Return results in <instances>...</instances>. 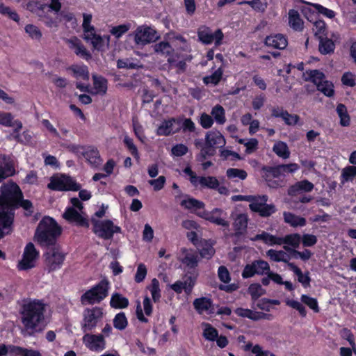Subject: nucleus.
<instances>
[{"mask_svg":"<svg viewBox=\"0 0 356 356\" xmlns=\"http://www.w3.org/2000/svg\"><path fill=\"white\" fill-rule=\"evenodd\" d=\"M19 304V314L24 330L29 336L42 332L47 325V305L42 299L26 298Z\"/></svg>","mask_w":356,"mask_h":356,"instance_id":"obj_1","label":"nucleus"},{"mask_svg":"<svg viewBox=\"0 0 356 356\" xmlns=\"http://www.w3.org/2000/svg\"><path fill=\"white\" fill-rule=\"evenodd\" d=\"M61 233L62 229L57 222L51 217L44 216L38 223L34 237L40 246L49 248L56 245Z\"/></svg>","mask_w":356,"mask_h":356,"instance_id":"obj_2","label":"nucleus"},{"mask_svg":"<svg viewBox=\"0 0 356 356\" xmlns=\"http://www.w3.org/2000/svg\"><path fill=\"white\" fill-rule=\"evenodd\" d=\"M0 207L15 211L19 200L23 197L19 186L13 181L3 184L0 187Z\"/></svg>","mask_w":356,"mask_h":356,"instance_id":"obj_3","label":"nucleus"},{"mask_svg":"<svg viewBox=\"0 0 356 356\" xmlns=\"http://www.w3.org/2000/svg\"><path fill=\"white\" fill-rule=\"evenodd\" d=\"M110 283L107 279H102L97 284L87 290L81 296L82 305H94L104 300L108 295Z\"/></svg>","mask_w":356,"mask_h":356,"instance_id":"obj_4","label":"nucleus"},{"mask_svg":"<svg viewBox=\"0 0 356 356\" xmlns=\"http://www.w3.org/2000/svg\"><path fill=\"white\" fill-rule=\"evenodd\" d=\"M47 188L54 191H78L81 185L66 174L54 175L50 178Z\"/></svg>","mask_w":356,"mask_h":356,"instance_id":"obj_5","label":"nucleus"},{"mask_svg":"<svg viewBox=\"0 0 356 356\" xmlns=\"http://www.w3.org/2000/svg\"><path fill=\"white\" fill-rule=\"evenodd\" d=\"M226 141L222 134L218 130H211L205 136L204 146L201 149V156L205 159L207 156H212L216 154V149L222 147Z\"/></svg>","mask_w":356,"mask_h":356,"instance_id":"obj_6","label":"nucleus"},{"mask_svg":"<svg viewBox=\"0 0 356 356\" xmlns=\"http://www.w3.org/2000/svg\"><path fill=\"white\" fill-rule=\"evenodd\" d=\"M70 202L72 207L66 208L63 217L70 223H75L78 227L88 228L89 227L88 220L82 216L75 208L79 209H83V204L81 202L79 198L72 197L70 199Z\"/></svg>","mask_w":356,"mask_h":356,"instance_id":"obj_7","label":"nucleus"},{"mask_svg":"<svg viewBox=\"0 0 356 356\" xmlns=\"http://www.w3.org/2000/svg\"><path fill=\"white\" fill-rule=\"evenodd\" d=\"M44 270L49 273L61 268L65 260V254L54 245L44 253Z\"/></svg>","mask_w":356,"mask_h":356,"instance_id":"obj_8","label":"nucleus"},{"mask_svg":"<svg viewBox=\"0 0 356 356\" xmlns=\"http://www.w3.org/2000/svg\"><path fill=\"white\" fill-rule=\"evenodd\" d=\"M91 221L93 225L92 232L100 238L110 240L115 233L121 232V228L115 225L111 220H99L92 218Z\"/></svg>","mask_w":356,"mask_h":356,"instance_id":"obj_9","label":"nucleus"},{"mask_svg":"<svg viewBox=\"0 0 356 356\" xmlns=\"http://www.w3.org/2000/svg\"><path fill=\"white\" fill-rule=\"evenodd\" d=\"M103 310L101 307L86 308L83 311V320L81 323L82 332L87 333L94 330L98 322L103 318Z\"/></svg>","mask_w":356,"mask_h":356,"instance_id":"obj_10","label":"nucleus"},{"mask_svg":"<svg viewBox=\"0 0 356 356\" xmlns=\"http://www.w3.org/2000/svg\"><path fill=\"white\" fill-rule=\"evenodd\" d=\"M197 33L199 40L204 44H210L214 42L216 46H220L222 44L224 38V34L220 29H218L213 33L211 29L205 25L200 26Z\"/></svg>","mask_w":356,"mask_h":356,"instance_id":"obj_11","label":"nucleus"},{"mask_svg":"<svg viewBox=\"0 0 356 356\" xmlns=\"http://www.w3.org/2000/svg\"><path fill=\"white\" fill-rule=\"evenodd\" d=\"M39 257V252L35 249L33 243L29 242L26 244L22 259L17 264V268L19 270H26L35 267V260Z\"/></svg>","mask_w":356,"mask_h":356,"instance_id":"obj_12","label":"nucleus"},{"mask_svg":"<svg viewBox=\"0 0 356 356\" xmlns=\"http://www.w3.org/2000/svg\"><path fill=\"white\" fill-rule=\"evenodd\" d=\"M261 177L270 188L281 186L280 181L274 179L282 175L280 165L275 166L263 165L261 168Z\"/></svg>","mask_w":356,"mask_h":356,"instance_id":"obj_13","label":"nucleus"},{"mask_svg":"<svg viewBox=\"0 0 356 356\" xmlns=\"http://www.w3.org/2000/svg\"><path fill=\"white\" fill-rule=\"evenodd\" d=\"M82 341L85 346L93 352H101L106 347V341L102 334L87 332L83 335Z\"/></svg>","mask_w":356,"mask_h":356,"instance_id":"obj_14","label":"nucleus"},{"mask_svg":"<svg viewBox=\"0 0 356 356\" xmlns=\"http://www.w3.org/2000/svg\"><path fill=\"white\" fill-rule=\"evenodd\" d=\"M262 200L259 202L258 198L254 197V202L250 204V209L258 213L261 217H268L275 213L276 208L273 204H268L266 202L268 200V196L264 195L259 197Z\"/></svg>","mask_w":356,"mask_h":356,"instance_id":"obj_15","label":"nucleus"},{"mask_svg":"<svg viewBox=\"0 0 356 356\" xmlns=\"http://www.w3.org/2000/svg\"><path fill=\"white\" fill-rule=\"evenodd\" d=\"M199 216L216 225L228 227L229 222L225 220L226 213L220 208H214L211 211L197 213Z\"/></svg>","mask_w":356,"mask_h":356,"instance_id":"obj_16","label":"nucleus"},{"mask_svg":"<svg viewBox=\"0 0 356 356\" xmlns=\"http://www.w3.org/2000/svg\"><path fill=\"white\" fill-rule=\"evenodd\" d=\"M158 38L156 31L149 26H139L135 32L134 40L138 44H147L156 41Z\"/></svg>","mask_w":356,"mask_h":356,"instance_id":"obj_17","label":"nucleus"},{"mask_svg":"<svg viewBox=\"0 0 356 356\" xmlns=\"http://www.w3.org/2000/svg\"><path fill=\"white\" fill-rule=\"evenodd\" d=\"M233 219V228L234 230L233 236L240 238L247 232L248 216L247 213H239L234 215L232 214Z\"/></svg>","mask_w":356,"mask_h":356,"instance_id":"obj_18","label":"nucleus"},{"mask_svg":"<svg viewBox=\"0 0 356 356\" xmlns=\"http://www.w3.org/2000/svg\"><path fill=\"white\" fill-rule=\"evenodd\" d=\"M181 129V119L171 118L169 120H164L157 129V135L170 136L177 133Z\"/></svg>","mask_w":356,"mask_h":356,"instance_id":"obj_19","label":"nucleus"},{"mask_svg":"<svg viewBox=\"0 0 356 356\" xmlns=\"http://www.w3.org/2000/svg\"><path fill=\"white\" fill-rule=\"evenodd\" d=\"M15 211L0 207V231L13 232Z\"/></svg>","mask_w":356,"mask_h":356,"instance_id":"obj_20","label":"nucleus"},{"mask_svg":"<svg viewBox=\"0 0 356 356\" xmlns=\"http://www.w3.org/2000/svg\"><path fill=\"white\" fill-rule=\"evenodd\" d=\"M15 173L13 161L6 154H0V183Z\"/></svg>","mask_w":356,"mask_h":356,"instance_id":"obj_21","label":"nucleus"},{"mask_svg":"<svg viewBox=\"0 0 356 356\" xmlns=\"http://www.w3.org/2000/svg\"><path fill=\"white\" fill-rule=\"evenodd\" d=\"M264 44L268 47L284 49L288 45L287 38L282 33L271 34L266 37Z\"/></svg>","mask_w":356,"mask_h":356,"instance_id":"obj_22","label":"nucleus"},{"mask_svg":"<svg viewBox=\"0 0 356 356\" xmlns=\"http://www.w3.org/2000/svg\"><path fill=\"white\" fill-rule=\"evenodd\" d=\"M69 47L74 50V54L80 58L89 60L92 58L90 52L84 47L81 40L76 38L73 37L67 40Z\"/></svg>","mask_w":356,"mask_h":356,"instance_id":"obj_23","label":"nucleus"},{"mask_svg":"<svg viewBox=\"0 0 356 356\" xmlns=\"http://www.w3.org/2000/svg\"><path fill=\"white\" fill-rule=\"evenodd\" d=\"M314 187V184L307 179L301 180L289 188L288 194L291 196H295L300 192H311Z\"/></svg>","mask_w":356,"mask_h":356,"instance_id":"obj_24","label":"nucleus"},{"mask_svg":"<svg viewBox=\"0 0 356 356\" xmlns=\"http://www.w3.org/2000/svg\"><path fill=\"white\" fill-rule=\"evenodd\" d=\"M289 269L293 272L297 276L298 281L300 282L303 288L307 289L310 287L311 277L309 276V272L306 271L305 273H302L301 269L297 266L294 263H288Z\"/></svg>","mask_w":356,"mask_h":356,"instance_id":"obj_25","label":"nucleus"},{"mask_svg":"<svg viewBox=\"0 0 356 356\" xmlns=\"http://www.w3.org/2000/svg\"><path fill=\"white\" fill-rule=\"evenodd\" d=\"M193 306L200 314H202L204 312H208L210 314L213 313V301L210 298L206 297L195 298L193 301Z\"/></svg>","mask_w":356,"mask_h":356,"instance_id":"obj_26","label":"nucleus"},{"mask_svg":"<svg viewBox=\"0 0 356 356\" xmlns=\"http://www.w3.org/2000/svg\"><path fill=\"white\" fill-rule=\"evenodd\" d=\"M289 26L295 31L300 32L304 29V21L298 10L290 9L288 12Z\"/></svg>","mask_w":356,"mask_h":356,"instance_id":"obj_27","label":"nucleus"},{"mask_svg":"<svg viewBox=\"0 0 356 356\" xmlns=\"http://www.w3.org/2000/svg\"><path fill=\"white\" fill-rule=\"evenodd\" d=\"M81 154L91 165L97 166L101 161V157L98 149L93 146H86Z\"/></svg>","mask_w":356,"mask_h":356,"instance_id":"obj_28","label":"nucleus"},{"mask_svg":"<svg viewBox=\"0 0 356 356\" xmlns=\"http://www.w3.org/2000/svg\"><path fill=\"white\" fill-rule=\"evenodd\" d=\"M284 222L293 227H304L307 220L304 217L296 216L291 212L284 211L283 213Z\"/></svg>","mask_w":356,"mask_h":356,"instance_id":"obj_29","label":"nucleus"},{"mask_svg":"<svg viewBox=\"0 0 356 356\" xmlns=\"http://www.w3.org/2000/svg\"><path fill=\"white\" fill-rule=\"evenodd\" d=\"M83 39L87 42H90L92 47L99 51L103 50L104 47V40L103 38L96 34L95 31H92L84 35Z\"/></svg>","mask_w":356,"mask_h":356,"instance_id":"obj_30","label":"nucleus"},{"mask_svg":"<svg viewBox=\"0 0 356 356\" xmlns=\"http://www.w3.org/2000/svg\"><path fill=\"white\" fill-rule=\"evenodd\" d=\"M129 301L127 298L122 294L115 292L112 294L110 300V306L114 309H125L128 307Z\"/></svg>","mask_w":356,"mask_h":356,"instance_id":"obj_31","label":"nucleus"},{"mask_svg":"<svg viewBox=\"0 0 356 356\" xmlns=\"http://www.w3.org/2000/svg\"><path fill=\"white\" fill-rule=\"evenodd\" d=\"M318 51L323 55L330 54L334 52L335 44L332 40L329 39L327 36L318 39Z\"/></svg>","mask_w":356,"mask_h":356,"instance_id":"obj_32","label":"nucleus"},{"mask_svg":"<svg viewBox=\"0 0 356 356\" xmlns=\"http://www.w3.org/2000/svg\"><path fill=\"white\" fill-rule=\"evenodd\" d=\"M93 86L96 93L104 95L106 93L108 89V81L102 76H92Z\"/></svg>","mask_w":356,"mask_h":356,"instance_id":"obj_33","label":"nucleus"},{"mask_svg":"<svg viewBox=\"0 0 356 356\" xmlns=\"http://www.w3.org/2000/svg\"><path fill=\"white\" fill-rule=\"evenodd\" d=\"M219 181L216 177L213 176H200L197 181V186H200L201 188H207L209 189L215 190L218 187Z\"/></svg>","mask_w":356,"mask_h":356,"instance_id":"obj_34","label":"nucleus"},{"mask_svg":"<svg viewBox=\"0 0 356 356\" xmlns=\"http://www.w3.org/2000/svg\"><path fill=\"white\" fill-rule=\"evenodd\" d=\"M313 30L315 37L318 40L327 36L328 30L325 22L323 19H317L314 22Z\"/></svg>","mask_w":356,"mask_h":356,"instance_id":"obj_35","label":"nucleus"},{"mask_svg":"<svg viewBox=\"0 0 356 356\" xmlns=\"http://www.w3.org/2000/svg\"><path fill=\"white\" fill-rule=\"evenodd\" d=\"M69 70L73 72V76L76 79H82L83 80L89 79L88 69L85 65H73L69 67Z\"/></svg>","mask_w":356,"mask_h":356,"instance_id":"obj_36","label":"nucleus"},{"mask_svg":"<svg viewBox=\"0 0 356 356\" xmlns=\"http://www.w3.org/2000/svg\"><path fill=\"white\" fill-rule=\"evenodd\" d=\"M197 277V273L196 271L188 270L184 277V282L185 286V292L189 293L191 292L194 287L196 280Z\"/></svg>","mask_w":356,"mask_h":356,"instance_id":"obj_37","label":"nucleus"},{"mask_svg":"<svg viewBox=\"0 0 356 356\" xmlns=\"http://www.w3.org/2000/svg\"><path fill=\"white\" fill-rule=\"evenodd\" d=\"M223 75V69L220 67L211 75L206 76L203 78V82L206 85L212 84L217 86L221 81Z\"/></svg>","mask_w":356,"mask_h":356,"instance_id":"obj_38","label":"nucleus"},{"mask_svg":"<svg viewBox=\"0 0 356 356\" xmlns=\"http://www.w3.org/2000/svg\"><path fill=\"white\" fill-rule=\"evenodd\" d=\"M147 289L150 291L154 302L157 303L160 302L161 291L159 281L156 278L152 280L150 285L147 286Z\"/></svg>","mask_w":356,"mask_h":356,"instance_id":"obj_39","label":"nucleus"},{"mask_svg":"<svg viewBox=\"0 0 356 356\" xmlns=\"http://www.w3.org/2000/svg\"><path fill=\"white\" fill-rule=\"evenodd\" d=\"M273 151L280 158L288 159L290 156V152L286 143L278 141L273 147Z\"/></svg>","mask_w":356,"mask_h":356,"instance_id":"obj_40","label":"nucleus"},{"mask_svg":"<svg viewBox=\"0 0 356 356\" xmlns=\"http://www.w3.org/2000/svg\"><path fill=\"white\" fill-rule=\"evenodd\" d=\"M337 113L340 118V124L342 127L350 125V118L348 113L346 106L343 104H339L337 106Z\"/></svg>","mask_w":356,"mask_h":356,"instance_id":"obj_41","label":"nucleus"},{"mask_svg":"<svg viewBox=\"0 0 356 356\" xmlns=\"http://www.w3.org/2000/svg\"><path fill=\"white\" fill-rule=\"evenodd\" d=\"M267 256L270 257V259L276 262H284L288 264L290 263L288 260L287 254L283 250H275L273 249L268 250L266 252Z\"/></svg>","mask_w":356,"mask_h":356,"instance_id":"obj_42","label":"nucleus"},{"mask_svg":"<svg viewBox=\"0 0 356 356\" xmlns=\"http://www.w3.org/2000/svg\"><path fill=\"white\" fill-rule=\"evenodd\" d=\"M202 325L204 327L202 333L204 338L210 341H215L218 336V330L209 323H203Z\"/></svg>","mask_w":356,"mask_h":356,"instance_id":"obj_43","label":"nucleus"},{"mask_svg":"<svg viewBox=\"0 0 356 356\" xmlns=\"http://www.w3.org/2000/svg\"><path fill=\"white\" fill-rule=\"evenodd\" d=\"M248 293L251 296V299L256 301L261 296L266 294V289H263L261 285L259 283H252L248 287Z\"/></svg>","mask_w":356,"mask_h":356,"instance_id":"obj_44","label":"nucleus"},{"mask_svg":"<svg viewBox=\"0 0 356 356\" xmlns=\"http://www.w3.org/2000/svg\"><path fill=\"white\" fill-rule=\"evenodd\" d=\"M211 113L213 116L212 118H213V119H214L218 124H223L225 122V111L221 105L217 104L213 106Z\"/></svg>","mask_w":356,"mask_h":356,"instance_id":"obj_45","label":"nucleus"},{"mask_svg":"<svg viewBox=\"0 0 356 356\" xmlns=\"http://www.w3.org/2000/svg\"><path fill=\"white\" fill-rule=\"evenodd\" d=\"M113 323L115 329L124 330L128 325V320L125 313L123 312L118 313L113 320Z\"/></svg>","mask_w":356,"mask_h":356,"instance_id":"obj_46","label":"nucleus"},{"mask_svg":"<svg viewBox=\"0 0 356 356\" xmlns=\"http://www.w3.org/2000/svg\"><path fill=\"white\" fill-rule=\"evenodd\" d=\"M356 177V166L348 165L342 170L341 175V182L352 181Z\"/></svg>","mask_w":356,"mask_h":356,"instance_id":"obj_47","label":"nucleus"},{"mask_svg":"<svg viewBox=\"0 0 356 356\" xmlns=\"http://www.w3.org/2000/svg\"><path fill=\"white\" fill-rule=\"evenodd\" d=\"M180 204L189 210H198L204 208V203L203 202L193 197L188 198V200H183Z\"/></svg>","mask_w":356,"mask_h":356,"instance_id":"obj_48","label":"nucleus"},{"mask_svg":"<svg viewBox=\"0 0 356 356\" xmlns=\"http://www.w3.org/2000/svg\"><path fill=\"white\" fill-rule=\"evenodd\" d=\"M181 262L188 267V270L196 271V267L198 265L197 255L192 253H186L181 259Z\"/></svg>","mask_w":356,"mask_h":356,"instance_id":"obj_49","label":"nucleus"},{"mask_svg":"<svg viewBox=\"0 0 356 356\" xmlns=\"http://www.w3.org/2000/svg\"><path fill=\"white\" fill-rule=\"evenodd\" d=\"M301 241V236L298 233L290 234L282 237V245L286 244L294 248H298Z\"/></svg>","mask_w":356,"mask_h":356,"instance_id":"obj_50","label":"nucleus"},{"mask_svg":"<svg viewBox=\"0 0 356 356\" xmlns=\"http://www.w3.org/2000/svg\"><path fill=\"white\" fill-rule=\"evenodd\" d=\"M300 300L315 313H318L320 312V308L316 298L303 294L300 297Z\"/></svg>","mask_w":356,"mask_h":356,"instance_id":"obj_51","label":"nucleus"},{"mask_svg":"<svg viewBox=\"0 0 356 356\" xmlns=\"http://www.w3.org/2000/svg\"><path fill=\"white\" fill-rule=\"evenodd\" d=\"M24 30L32 40L40 41L42 34L38 26L33 24H27L26 25Z\"/></svg>","mask_w":356,"mask_h":356,"instance_id":"obj_52","label":"nucleus"},{"mask_svg":"<svg viewBox=\"0 0 356 356\" xmlns=\"http://www.w3.org/2000/svg\"><path fill=\"white\" fill-rule=\"evenodd\" d=\"M309 6H312V8H314L317 13L321 14L323 16L329 18V19H333L336 13L327 8L324 7L323 6L318 4V3H309Z\"/></svg>","mask_w":356,"mask_h":356,"instance_id":"obj_53","label":"nucleus"},{"mask_svg":"<svg viewBox=\"0 0 356 356\" xmlns=\"http://www.w3.org/2000/svg\"><path fill=\"white\" fill-rule=\"evenodd\" d=\"M270 305H280V301L279 300L264 298L259 300L257 305L259 309L268 312L270 311Z\"/></svg>","mask_w":356,"mask_h":356,"instance_id":"obj_54","label":"nucleus"},{"mask_svg":"<svg viewBox=\"0 0 356 356\" xmlns=\"http://www.w3.org/2000/svg\"><path fill=\"white\" fill-rule=\"evenodd\" d=\"M309 3H307V6H302L300 10L304 17L310 22H314L317 20V12L313 9L312 6L309 5Z\"/></svg>","mask_w":356,"mask_h":356,"instance_id":"obj_55","label":"nucleus"},{"mask_svg":"<svg viewBox=\"0 0 356 356\" xmlns=\"http://www.w3.org/2000/svg\"><path fill=\"white\" fill-rule=\"evenodd\" d=\"M123 143L133 157L136 160H138L140 159V155L137 147L134 143L133 139L128 136H126L124 138Z\"/></svg>","mask_w":356,"mask_h":356,"instance_id":"obj_56","label":"nucleus"},{"mask_svg":"<svg viewBox=\"0 0 356 356\" xmlns=\"http://www.w3.org/2000/svg\"><path fill=\"white\" fill-rule=\"evenodd\" d=\"M154 51L163 55H170L173 51V48L168 42L162 41L155 44Z\"/></svg>","mask_w":356,"mask_h":356,"instance_id":"obj_57","label":"nucleus"},{"mask_svg":"<svg viewBox=\"0 0 356 356\" xmlns=\"http://www.w3.org/2000/svg\"><path fill=\"white\" fill-rule=\"evenodd\" d=\"M309 80L314 83L316 87L322 84L325 79L324 73L318 70H311L309 73Z\"/></svg>","mask_w":356,"mask_h":356,"instance_id":"obj_58","label":"nucleus"},{"mask_svg":"<svg viewBox=\"0 0 356 356\" xmlns=\"http://www.w3.org/2000/svg\"><path fill=\"white\" fill-rule=\"evenodd\" d=\"M226 175L229 179L239 178L241 180L245 179L248 176L245 170L238 168L227 169Z\"/></svg>","mask_w":356,"mask_h":356,"instance_id":"obj_59","label":"nucleus"},{"mask_svg":"<svg viewBox=\"0 0 356 356\" xmlns=\"http://www.w3.org/2000/svg\"><path fill=\"white\" fill-rule=\"evenodd\" d=\"M334 86L332 82L325 80L322 84L317 87V90L323 92L325 96L331 97L334 95Z\"/></svg>","mask_w":356,"mask_h":356,"instance_id":"obj_60","label":"nucleus"},{"mask_svg":"<svg viewBox=\"0 0 356 356\" xmlns=\"http://www.w3.org/2000/svg\"><path fill=\"white\" fill-rule=\"evenodd\" d=\"M130 27L131 24L129 23L120 24L112 27L110 33L116 38H120L130 29Z\"/></svg>","mask_w":356,"mask_h":356,"instance_id":"obj_61","label":"nucleus"},{"mask_svg":"<svg viewBox=\"0 0 356 356\" xmlns=\"http://www.w3.org/2000/svg\"><path fill=\"white\" fill-rule=\"evenodd\" d=\"M255 265V269L257 270V275H262L267 274L270 272V266L268 263L264 260L259 259L252 261Z\"/></svg>","mask_w":356,"mask_h":356,"instance_id":"obj_62","label":"nucleus"},{"mask_svg":"<svg viewBox=\"0 0 356 356\" xmlns=\"http://www.w3.org/2000/svg\"><path fill=\"white\" fill-rule=\"evenodd\" d=\"M286 305L297 310L300 316L305 317L307 316V310L304 305L300 302L294 300H286Z\"/></svg>","mask_w":356,"mask_h":356,"instance_id":"obj_63","label":"nucleus"},{"mask_svg":"<svg viewBox=\"0 0 356 356\" xmlns=\"http://www.w3.org/2000/svg\"><path fill=\"white\" fill-rule=\"evenodd\" d=\"M234 312L238 316L248 318L250 320L256 321V311H253L250 309L238 307L235 309Z\"/></svg>","mask_w":356,"mask_h":356,"instance_id":"obj_64","label":"nucleus"}]
</instances>
